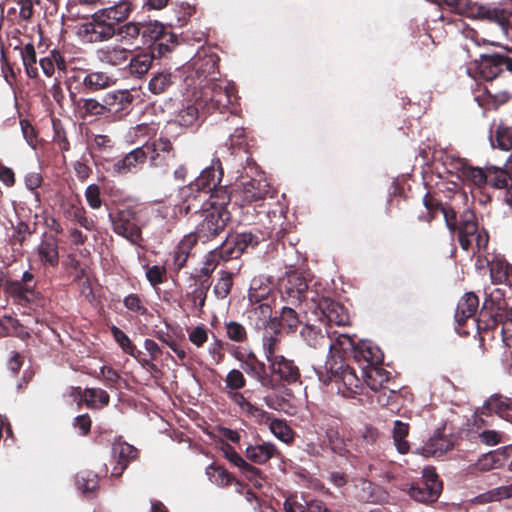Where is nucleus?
<instances>
[{"mask_svg": "<svg viewBox=\"0 0 512 512\" xmlns=\"http://www.w3.org/2000/svg\"><path fill=\"white\" fill-rule=\"evenodd\" d=\"M103 7L91 14L89 21L78 30L79 37L88 43L104 42L115 36L117 26L124 23L136 9L135 0H105Z\"/></svg>", "mask_w": 512, "mask_h": 512, "instance_id": "1", "label": "nucleus"}, {"mask_svg": "<svg viewBox=\"0 0 512 512\" xmlns=\"http://www.w3.org/2000/svg\"><path fill=\"white\" fill-rule=\"evenodd\" d=\"M230 200L228 190L220 188L212 193L206 201L200 203L197 212L193 210L189 213L199 215L201 218L196 230L203 241L213 238L224 230L230 219V213L227 210Z\"/></svg>", "mask_w": 512, "mask_h": 512, "instance_id": "2", "label": "nucleus"}, {"mask_svg": "<svg viewBox=\"0 0 512 512\" xmlns=\"http://www.w3.org/2000/svg\"><path fill=\"white\" fill-rule=\"evenodd\" d=\"M222 176L223 171L219 161L203 169L200 175L184 188L185 199L180 206V211H184L185 214L193 210L197 212L200 203L206 201L216 190L220 188L227 190V186L220 185Z\"/></svg>", "mask_w": 512, "mask_h": 512, "instance_id": "3", "label": "nucleus"}, {"mask_svg": "<svg viewBox=\"0 0 512 512\" xmlns=\"http://www.w3.org/2000/svg\"><path fill=\"white\" fill-rule=\"evenodd\" d=\"M314 370L318 379L325 385L334 382L338 393L343 397H354L362 389V380L342 358H329L325 361L323 367L314 368Z\"/></svg>", "mask_w": 512, "mask_h": 512, "instance_id": "4", "label": "nucleus"}, {"mask_svg": "<svg viewBox=\"0 0 512 512\" xmlns=\"http://www.w3.org/2000/svg\"><path fill=\"white\" fill-rule=\"evenodd\" d=\"M454 169L458 177L467 185L478 189L491 186L496 189L508 187L509 177L506 170L494 165H487L484 168L471 166L465 159L458 158L454 161Z\"/></svg>", "mask_w": 512, "mask_h": 512, "instance_id": "5", "label": "nucleus"}, {"mask_svg": "<svg viewBox=\"0 0 512 512\" xmlns=\"http://www.w3.org/2000/svg\"><path fill=\"white\" fill-rule=\"evenodd\" d=\"M471 19L493 23L500 40L506 42L504 47L512 50V2L479 3L471 11Z\"/></svg>", "mask_w": 512, "mask_h": 512, "instance_id": "6", "label": "nucleus"}, {"mask_svg": "<svg viewBox=\"0 0 512 512\" xmlns=\"http://www.w3.org/2000/svg\"><path fill=\"white\" fill-rule=\"evenodd\" d=\"M196 102L203 105L202 113L228 111L237 99L234 84L227 80L217 79L193 91Z\"/></svg>", "mask_w": 512, "mask_h": 512, "instance_id": "7", "label": "nucleus"}, {"mask_svg": "<svg viewBox=\"0 0 512 512\" xmlns=\"http://www.w3.org/2000/svg\"><path fill=\"white\" fill-rule=\"evenodd\" d=\"M217 63L216 54L206 49L197 51L187 66V89L197 91L205 84L217 80Z\"/></svg>", "mask_w": 512, "mask_h": 512, "instance_id": "8", "label": "nucleus"}, {"mask_svg": "<svg viewBox=\"0 0 512 512\" xmlns=\"http://www.w3.org/2000/svg\"><path fill=\"white\" fill-rule=\"evenodd\" d=\"M353 357L359 364H367L369 367L365 375L366 383L371 389L377 390L388 379L386 371L376 367L383 361V353L372 342L362 340L357 343Z\"/></svg>", "mask_w": 512, "mask_h": 512, "instance_id": "9", "label": "nucleus"}, {"mask_svg": "<svg viewBox=\"0 0 512 512\" xmlns=\"http://www.w3.org/2000/svg\"><path fill=\"white\" fill-rule=\"evenodd\" d=\"M458 238L463 250L468 251L473 244L477 250L485 248L488 244V234L485 231H479L475 221V215L472 211L466 210L461 216L458 226Z\"/></svg>", "mask_w": 512, "mask_h": 512, "instance_id": "10", "label": "nucleus"}, {"mask_svg": "<svg viewBox=\"0 0 512 512\" xmlns=\"http://www.w3.org/2000/svg\"><path fill=\"white\" fill-rule=\"evenodd\" d=\"M480 76L492 81L498 76L512 77V58L503 53L483 54L476 63Z\"/></svg>", "mask_w": 512, "mask_h": 512, "instance_id": "11", "label": "nucleus"}, {"mask_svg": "<svg viewBox=\"0 0 512 512\" xmlns=\"http://www.w3.org/2000/svg\"><path fill=\"white\" fill-rule=\"evenodd\" d=\"M442 490V483L432 467L423 469L422 480L411 485L410 497L421 503L434 502L438 499Z\"/></svg>", "mask_w": 512, "mask_h": 512, "instance_id": "12", "label": "nucleus"}, {"mask_svg": "<svg viewBox=\"0 0 512 512\" xmlns=\"http://www.w3.org/2000/svg\"><path fill=\"white\" fill-rule=\"evenodd\" d=\"M109 220L117 235L132 244H138L141 241V229L136 221V213L132 209L120 210L116 215L109 214Z\"/></svg>", "mask_w": 512, "mask_h": 512, "instance_id": "13", "label": "nucleus"}, {"mask_svg": "<svg viewBox=\"0 0 512 512\" xmlns=\"http://www.w3.org/2000/svg\"><path fill=\"white\" fill-rule=\"evenodd\" d=\"M144 148L150 165L155 168L167 167L176 155L172 142L166 137H159L152 143H144Z\"/></svg>", "mask_w": 512, "mask_h": 512, "instance_id": "14", "label": "nucleus"}, {"mask_svg": "<svg viewBox=\"0 0 512 512\" xmlns=\"http://www.w3.org/2000/svg\"><path fill=\"white\" fill-rule=\"evenodd\" d=\"M141 33L145 43H153L154 50L160 54L169 52V43L173 44L177 40L173 33L166 31L165 27L156 21L145 25Z\"/></svg>", "mask_w": 512, "mask_h": 512, "instance_id": "15", "label": "nucleus"}, {"mask_svg": "<svg viewBox=\"0 0 512 512\" xmlns=\"http://www.w3.org/2000/svg\"><path fill=\"white\" fill-rule=\"evenodd\" d=\"M200 108L203 110V105L196 102L193 90L187 89V98L174 112V122L181 127L197 125L201 117Z\"/></svg>", "mask_w": 512, "mask_h": 512, "instance_id": "16", "label": "nucleus"}, {"mask_svg": "<svg viewBox=\"0 0 512 512\" xmlns=\"http://www.w3.org/2000/svg\"><path fill=\"white\" fill-rule=\"evenodd\" d=\"M147 159V152L144 144L136 147L127 153L123 158L114 161L111 164V170L118 175L135 172L139 165L143 164Z\"/></svg>", "mask_w": 512, "mask_h": 512, "instance_id": "17", "label": "nucleus"}, {"mask_svg": "<svg viewBox=\"0 0 512 512\" xmlns=\"http://www.w3.org/2000/svg\"><path fill=\"white\" fill-rule=\"evenodd\" d=\"M258 244V237L250 232H243L235 235L231 240H227L222 245V252L225 253L224 259L238 258L249 247Z\"/></svg>", "mask_w": 512, "mask_h": 512, "instance_id": "18", "label": "nucleus"}, {"mask_svg": "<svg viewBox=\"0 0 512 512\" xmlns=\"http://www.w3.org/2000/svg\"><path fill=\"white\" fill-rule=\"evenodd\" d=\"M249 312V319L258 330L277 329L280 327V322L276 317H272V308L269 302L257 303L251 305Z\"/></svg>", "mask_w": 512, "mask_h": 512, "instance_id": "19", "label": "nucleus"}, {"mask_svg": "<svg viewBox=\"0 0 512 512\" xmlns=\"http://www.w3.org/2000/svg\"><path fill=\"white\" fill-rule=\"evenodd\" d=\"M228 397L239 407L242 414L254 422L261 424L269 421V413L248 401L244 394L237 390L229 391Z\"/></svg>", "mask_w": 512, "mask_h": 512, "instance_id": "20", "label": "nucleus"}, {"mask_svg": "<svg viewBox=\"0 0 512 512\" xmlns=\"http://www.w3.org/2000/svg\"><path fill=\"white\" fill-rule=\"evenodd\" d=\"M241 195L247 202L264 199L270 193V185L263 174L242 182Z\"/></svg>", "mask_w": 512, "mask_h": 512, "instance_id": "21", "label": "nucleus"}, {"mask_svg": "<svg viewBox=\"0 0 512 512\" xmlns=\"http://www.w3.org/2000/svg\"><path fill=\"white\" fill-rule=\"evenodd\" d=\"M137 455V450L130 444L116 441L112 445V458L116 462L111 475L118 477L127 468L128 463Z\"/></svg>", "mask_w": 512, "mask_h": 512, "instance_id": "22", "label": "nucleus"}, {"mask_svg": "<svg viewBox=\"0 0 512 512\" xmlns=\"http://www.w3.org/2000/svg\"><path fill=\"white\" fill-rule=\"evenodd\" d=\"M117 79L104 71H89L83 77L82 87L85 93H96L116 84Z\"/></svg>", "mask_w": 512, "mask_h": 512, "instance_id": "23", "label": "nucleus"}, {"mask_svg": "<svg viewBox=\"0 0 512 512\" xmlns=\"http://www.w3.org/2000/svg\"><path fill=\"white\" fill-rule=\"evenodd\" d=\"M97 59L109 66L125 64L129 58V50L118 44L105 45L96 51Z\"/></svg>", "mask_w": 512, "mask_h": 512, "instance_id": "24", "label": "nucleus"}, {"mask_svg": "<svg viewBox=\"0 0 512 512\" xmlns=\"http://www.w3.org/2000/svg\"><path fill=\"white\" fill-rule=\"evenodd\" d=\"M308 284L304 277L296 272L287 274L284 283V294L287 295L291 303L300 302L306 298Z\"/></svg>", "mask_w": 512, "mask_h": 512, "instance_id": "25", "label": "nucleus"}, {"mask_svg": "<svg viewBox=\"0 0 512 512\" xmlns=\"http://www.w3.org/2000/svg\"><path fill=\"white\" fill-rule=\"evenodd\" d=\"M269 368L273 374L288 383L296 382L300 376L299 369L294 362L283 355L269 362Z\"/></svg>", "mask_w": 512, "mask_h": 512, "instance_id": "26", "label": "nucleus"}, {"mask_svg": "<svg viewBox=\"0 0 512 512\" xmlns=\"http://www.w3.org/2000/svg\"><path fill=\"white\" fill-rule=\"evenodd\" d=\"M107 112L122 113L129 109L133 97L128 90L108 92L103 96Z\"/></svg>", "mask_w": 512, "mask_h": 512, "instance_id": "27", "label": "nucleus"}, {"mask_svg": "<svg viewBox=\"0 0 512 512\" xmlns=\"http://www.w3.org/2000/svg\"><path fill=\"white\" fill-rule=\"evenodd\" d=\"M240 360L241 369L249 376L255 378L262 386L269 387L271 380L265 376V365L259 362L256 356L251 352L245 359L237 356Z\"/></svg>", "mask_w": 512, "mask_h": 512, "instance_id": "28", "label": "nucleus"}, {"mask_svg": "<svg viewBox=\"0 0 512 512\" xmlns=\"http://www.w3.org/2000/svg\"><path fill=\"white\" fill-rule=\"evenodd\" d=\"M423 203L426 207L427 213L429 214V217L425 218L426 221H430L431 219L435 218L438 213H440L443 215L449 230L454 231L457 228L456 214L451 208L440 205L429 195H425L423 198Z\"/></svg>", "mask_w": 512, "mask_h": 512, "instance_id": "29", "label": "nucleus"}, {"mask_svg": "<svg viewBox=\"0 0 512 512\" xmlns=\"http://www.w3.org/2000/svg\"><path fill=\"white\" fill-rule=\"evenodd\" d=\"M479 300L473 292L465 293L457 303L455 320L459 326L465 323L469 318L476 315Z\"/></svg>", "mask_w": 512, "mask_h": 512, "instance_id": "30", "label": "nucleus"}, {"mask_svg": "<svg viewBox=\"0 0 512 512\" xmlns=\"http://www.w3.org/2000/svg\"><path fill=\"white\" fill-rule=\"evenodd\" d=\"M452 448V442L441 434H434L417 453L424 457H441Z\"/></svg>", "mask_w": 512, "mask_h": 512, "instance_id": "31", "label": "nucleus"}, {"mask_svg": "<svg viewBox=\"0 0 512 512\" xmlns=\"http://www.w3.org/2000/svg\"><path fill=\"white\" fill-rule=\"evenodd\" d=\"M44 265L56 266L59 262L58 240L52 235L45 236L37 248Z\"/></svg>", "mask_w": 512, "mask_h": 512, "instance_id": "32", "label": "nucleus"}, {"mask_svg": "<svg viewBox=\"0 0 512 512\" xmlns=\"http://www.w3.org/2000/svg\"><path fill=\"white\" fill-rule=\"evenodd\" d=\"M35 0H15L7 11V20L12 24L29 21L33 16Z\"/></svg>", "mask_w": 512, "mask_h": 512, "instance_id": "33", "label": "nucleus"}, {"mask_svg": "<svg viewBox=\"0 0 512 512\" xmlns=\"http://www.w3.org/2000/svg\"><path fill=\"white\" fill-rule=\"evenodd\" d=\"M245 452L247 458L257 464H264L278 454L276 446L271 442L248 445Z\"/></svg>", "mask_w": 512, "mask_h": 512, "instance_id": "34", "label": "nucleus"}, {"mask_svg": "<svg viewBox=\"0 0 512 512\" xmlns=\"http://www.w3.org/2000/svg\"><path fill=\"white\" fill-rule=\"evenodd\" d=\"M35 284H23L18 280H5L4 292L18 301L29 302L35 297Z\"/></svg>", "mask_w": 512, "mask_h": 512, "instance_id": "35", "label": "nucleus"}, {"mask_svg": "<svg viewBox=\"0 0 512 512\" xmlns=\"http://www.w3.org/2000/svg\"><path fill=\"white\" fill-rule=\"evenodd\" d=\"M271 291L272 287L268 279L264 277L253 278L248 291L250 305L268 302Z\"/></svg>", "mask_w": 512, "mask_h": 512, "instance_id": "36", "label": "nucleus"}, {"mask_svg": "<svg viewBox=\"0 0 512 512\" xmlns=\"http://www.w3.org/2000/svg\"><path fill=\"white\" fill-rule=\"evenodd\" d=\"M301 337L305 342L314 349H322L323 351L328 350V347H332V338L322 333L320 330L306 325L301 329Z\"/></svg>", "mask_w": 512, "mask_h": 512, "instance_id": "37", "label": "nucleus"}, {"mask_svg": "<svg viewBox=\"0 0 512 512\" xmlns=\"http://www.w3.org/2000/svg\"><path fill=\"white\" fill-rule=\"evenodd\" d=\"M280 327L277 329H268L265 330L262 337V346L264 351V356L267 362H271L272 360L279 357L280 352Z\"/></svg>", "mask_w": 512, "mask_h": 512, "instance_id": "38", "label": "nucleus"}, {"mask_svg": "<svg viewBox=\"0 0 512 512\" xmlns=\"http://www.w3.org/2000/svg\"><path fill=\"white\" fill-rule=\"evenodd\" d=\"M283 507L285 512H332L324 502L317 499L304 500V503H300L290 497L284 501Z\"/></svg>", "mask_w": 512, "mask_h": 512, "instance_id": "39", "label": "nucleus"}, {"mask_svg": "<svg viewBox=\"0 0 512 512\" xmlns=\"http://www.w3.org/2000/svg\"><path fill=\"white\" fill-rule=\"evenodd\" d=\"M356 343L353 338L347 334H339L336 336L334 340H332V347H328V356L329 358L334 359H343L342 354L352 353L354 355V350L356 349Z\"/></svg>", "mask_w": 512, "mask_h": 512, "instance_id": "40", "label": "nucleus"}, {"mask_svg": "<svg viewBox=\"0 0 512 512\" xmlns=\"http://www.w3.org/2000/svg\"><path fill=\"white\" fill-rule=\"evenodd\" d=\"M153 60V52L144 51L136 54L129 61V73L138 78L144 76L151 68Z\"/></svg>", "mask_w": 512, "mask_h": 512, "instance_id": "41", "label": "nucleus"}, {"mask_svg": "<svg viewBox=\"0 0 512 512\" xmlns=\"http://www.w3.org/2000/svg\"><path fill=\"white\" fill-rule=\"evenodd\" d=\"M46 77H52L55 72V68L59 71H65L67 68L66 61L62 54L58 50H52L50 53L42 57L38 64Z\"/></svg>", "mask_w": 512, "mask_h": 512, "instance_id": "42", "label": "nucleus"}, {"mask_svg": "<svg viewBox=\"0 0 512 512\" xmlns=\"http://www.w3.org/2000/svg\"><path fill=\"white\" fill-rule=\"evenodd\" d=\"M505 449L506 448L490 451L482 455L476 463L477 469L480 471H489L501 468L506 460Z\"/></svg>", "mask_w": 512, "mask_h": 512, "instance_id": "43", "label": "nucleus"}, {"mask_svg": "<svg viewBox=\"0 0 512 512\" xmlns=\"http://www.w3.org/2000/svg\"><path fill=\"white\" fill-rule=\"evenodd\" d=\"M512 408V400L501 395H492L483 405L481 415L495 413L500 418Z\"/></svg>", "mask_w": 512, "mask_h": 512, "instance_id": "44", "label": "nucleus"}, {"mask_svg": "<svg viewBox=\"0 0 512 512\" xmlns=\"http://www.w3.org/2000/svg\"><path fill=\"white\" fill-rule=\"evenodd\" d=\"M20 55L26 75L29 78L38 77V64L35 47L32 43L25 44L21 50Z\"/></svg>", "mask_w": 512, "mask_h": 512, "instance_id": "45", "label": "nucleus"}, {"mask_svg": "<svg viewBox=\"0 0 512 512\" xmlns=\"http://www.w3.org/2000/svg\"><path fill=\"white\" fill-rule=\"evenodd\" d=\"M381 489L367 480H360L356 485V497L359 501L376 503L381 499Z\"/></svg>", "mask_w": 512, "mask_h": 512, "instance_id": "46", "label": "nucleus"}, {"mask_svg": "<svg viewBox=\"0 0 512 512\" xmlns=\"http://www.w3.org/2000/svg\"><path fill=\"white\" fill-rule=\"evenodd\" d=\"M173 75L169 70H160L151 77L148 88L151 93L159 95L164 93L173 84Z\"/></svg>", "mask_w": 512, "mask_h": 512, "instance_id": "47", "label": "nucleus"}, {"mask_svg": "<svg viewBox=\"0 0 512 512\" xmlns=\"http://www.w3.org/2000/svg\"><path fill=\"white\" fill-rule=\"evenodd\" d=\"M492 148H499L502 151L512 150V126H499L495 135H490Z\"/></svg>", "mask_w": 512, "mask_h": 512, "instance_id": "48", "label": "nucleus"}, {"mask_svg": "<svg viewBox=\"0 0 512 512\" xmlns=\"http://www.w3.org/2000/svg\"><path fill=\"white\" fill-rule=\"evenodd\" d=\"M266 424L270 432L282 442L289 443L294 439L293 430L284 420L271 418L269 415V421Z\"/></svg>", "mask_w": 512, "mask_h": 512, "instance_id": "49", "label": "nucleus"}, {"mask_svg": "<svg viewBox=\"0 0 512 512\" xmlns=\"http://www.w3.org/2000/svg\"><path fill=\"white\" fill-rule=\"evenodd\" d=\"M205 473L208 480L219 487H225L234 481V477L223 467L215 464H210Z\"/></svg>", "mask_w": 512, "mask_h": 512, "instance_id": "50", "label": "nucleus"}, {"mask_svg": "<svg viewBox=\"0 0 512 512\" xmlns=\"http://www.w3.org/2000/svg\"><path fill=\"white\" fill-rule=\"evenodd\" d=\"M83 399L89 408H102L109 403V394L99 388H86L83 392Z\"/></svg>", "mask_w": 512, "mask_h": 512, "instance_id": "51", "label": "nucleus"}, {"mask_svg": "<svg viewBox=\"0 0 512 512\" xmlns=\"http://www.w3.org/2000/svg\"><path fill=\"white\" fill-rule=\"evenodd\" d=\"M393 440L397 451L400 454H405L409 451V443L405 440L409 433V425L400 420L394 422L393 427Z\"/></svg>", "mask_w": 512, "mask_h": 512, "instance_id": "52", "label": "nucleus"}, {"mask_svg": "<svg viewBox=\"0 0 512 512\" xmlns=\"http://www.w3.org/2000/svg\"><path fill=\"white\" fill-rule=\"evenodd\" d=\"M141 32L140 23L129 21L117 26L115 36H118L125 43H132L139 37Z\"/></svg>", "mask_w": 512, "mask_h": 512, "instance_id": "53", "label": "nucleus"}, {"mask_svg": "<svg viewBox=\"0 0 512 512\" xmlns=\"http://www.w3.org/2000/svg\"><path fill=\"white\" fill-rule=\"evenodd\" d=\"M324 303L326 304V315L330 322H334L337 325H345L348 323V315L343 306L328 300H325Z\"/></svg>", "mask_w": 512, "mask_h": 512, "instance_id": "54", "label": "nucleus"}, {"mask_svg": "<svg viewBox=\"0 0 512 512\" xmlns=\"http://www.w3.org/2000/svg\"><path fill=\"white\" fill-rule=\"evenodd\" d=\"M111 333L114 340L125 353H128L130 356L137 358V353H139V351L136 350L129 337L120 328L113 325L111 327Z\"/></svg>", "mask_w": 512, "mask_h": 512, "instance_id": "55", "label": "nucleus"}, {"mask_svg": "<svg viewBox=\"0 0 512 512\" xmlns=\"http://www.w3.org/2000/svg\"><path fill=\"white\" fill-rule=\"evenodd\" d=\"M105 0H69L70 9L78 16L85 17L86 13L104 5Z\"/></svg>", "mask_w": 512, "mask_h": 512, "instance_id": "56", "label": "nucleus"}, {"mask_svg": "<svg viewBox=\"0 0 512 512\" xmlns=\"http://www.w3.org/2000/svg\"><path fill=\"white\" fill-rule=\"evenodd\" d=\"M233 284L232 273L220 271V278L214 286L213 292L219 299H224L230 293Z\"/></svg>", "mask_w": 512, "mask_h": 512, "instance_id": "57", "label": "nucleus"}, {"mask_svg": "<svg viewBox=\"0 0 512 512\" xmlns=\"http://www.w3.org/2000/svg\"><path fill=\"white\" fill-rule=\"evenodd\" d=\"M490 276L494 283H503L509 277V265L505 260L492 261L490 264Z\"/></svg>", "mask_w": 512, "mask_h": 512, "instance_id": "58", "label": "nucleus"}, {"mask_svg": "<svg viewBox=\"0 0 512 512\" xmlns=\"http://www.w3.org/2000/svg\"><path fill=\"white\" fill-rule=\"evenodd\" d=\"M153 128L148 124H138L129 129L126 140L132 144L140 143L152 134Z\"/></svg>", "mask_w": 512, "mask_h": 512, "instance_id": "59", "label": "nucleus"}, {"mask_svg": "<svg viewBox=\"0 0 512 512\" xmlns=\"http://www.w3.org/2000/svg\"><path fill=\"white\" fill-rule=\"evenodd\" d=\"M76 485L83 493L91 492L97 486V476L92 472L82 471L76 476Z\"/></svg>", "mask_w": 512, "mask_h": 512, "instance_id": "60", "label": "nucleus"}, {"mask_svg": "<svg viewBox=\"0 0 512 512\" xmlns=\"http://www.w3.org/2000/svg\"><path fill=\"white\" fill-rule=\"evenodd\" d=\"M451 11L471 18L472 7L477 3L471 0H442Z\"/></svg>", "mask_w": 512, "mask_h": 512, "instance_id": "61", "label": "nucleus"}, {"mask_svg": "<svg viewBox=\"0 0 512 512\" xmlns=\"http://www.w3.org/2000/svg\"><path fill=\"white\" fill-rule=\"evenodd\" d=\"M240 473L256 488H261L265 482L264 477L261 475L260 470L253 465L246 462L241 467Z\"/></svg>", "mask_w": 512, "mask_h": 512, "instance_id": "62", "label": "nucleus"}, {"mask_svg": "<svg viewBox=\"0 0 512 512\" xmlns=\"http://www.w3.org/2000/svg\"><path fill=\"white\" fill-rule=\"evenodd\" d=\"M325 441H322L319 437L309 433L306 438L305 451L311 456H320L326 449Z\"/></svg>", "mask_w": 512, "mask_h": 512, "instance_id": "63", "label": "nucleus"}, {"mask_svg": "<svg viewBox=\"0 0 512 512\" xmlns=\"http://www.w3.org/2000/svg\"><path fill=\"white\" fill-rule=\"evenodd\" d=\"M226 335L235 342H242L247 338V332L244 326L238 322L230 321L226 323Z\"/></svg>", "mask_w": 512, "mask_h": 512, "instance_id": "64", "label": "nucleus"}]
</instances>
